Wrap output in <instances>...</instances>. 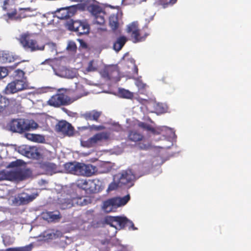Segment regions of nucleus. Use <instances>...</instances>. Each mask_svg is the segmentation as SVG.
Instances as JSON below:
<instances>
[{
  "instance_id": "6ab92c4d",
  "label": "nucleus",
  "mask_w": 251,
  "mask_h": 251,
  "mask_svg": "<svg viewBox=\"0 0 251 251\" xmlns=\"http://www.w3.org/2000/svg\"><path fill=\"white\" fill-rule=\"evenodd\" d=\"M144 135L136 130H130L128 131L127 139L129 141L138 142L144 139Z\"/></svg>"
},
{
  "instance_id": "412c9836",
  "label": "nucleus",
  "mask_w": 251,
  "mask_h": 251,
  "mask_svg": "<svg viewBox=\"0 0 251 251\" xmlns=\"http://www.w3.org/2000/svg\"><path fill=\"white\" fill-rule=\"evenodd\" d=\"M15 101V100H9L0 95V113L8 109L11 107V104Z\"/></svg>"
},
{
  "instance_id": "13d9d810",
  "label": "nucleus",
  "mask_w": 251,
  "mask_h": 251,
  "mask_svg": "<svg viewBox=\"0 0 251 251\" xmlns=\"http://www.w3.org/2000/svg\"><path fill=\"white\" fill-rule=\"evenodd\" d=\"M20 63V62L16 63L14 64V65L12 66L13 68H15L17 66V65Z\"/></svg>"
},
{
  "instance_id": "cd10ccee",
  "label": "nucleus",
  "mask_w": 251,
  "mask_h": 251,
  "mask_svg": "<svg viewBox=\"0 0 251 251\" xmlns=\"http://www.w3.org/2000/svg\"><path fill=\"white\" fill-rule=\"evenodd\" d=\"M16 57L14 56L11 53L3 52L0 53V62L10 63L14 62Z\"/></svg>"
},
{
  "instance_id": "72a5a7b5",
  "label": "nucleus",
  "mask_w": 251,
  "mask_h": 251,
  "mask_svg": "<svg viewBox=\"0 0 251 251\" xmlns=\"http://www.w3.org/2000/svg\"><path fill=\"white\" fill-rule=\"evenodd\" d=\"M74 199V206L75 205H79V206H84L87 205L89 202L88 200L85 197H73Z\"/></svg>"
},
{
  "instance_id": "f8f14e48",
  "label": "nucleus",
  "mask_w": 251,
  "mask_h": 251,
  "mask_svg": "<svg viewBox=\"0 0 251 251\" xmlns=\"http://www.w3.org/2000/svg\"><path fill=\"white\" fill-rule=\"evenodd\" d=\"M126 221V217L108 216L105 218V223L116 230H121L125 228V223Z\"/></svg>"
},
{
  "instance_id": "dca6fc26",
  "label": "nucleus",
  "mask_w": 251,
  "mask_h": 251,
  "mask_svg": "<svg viewBox=\"0 0 251 251\" xmlns=\"http://www.w3.org/2000/svg\"><path fill=\"white\" fill-rule=\"evenodd\" d=\"M78 5L70 6L67 8H62L57 11V17L60 19H67L70 18L77 9Z\"/></svg>"
},
{
  "instance_id": "f3484780",
  "label": "nucleus",
  "mask_w": 251,
  "mask_h": 251,
  "mask_svg": "<svg viewBox=\"0 0 251 251\" xmlns=\"http://www.w3.org/2000/svg\"><path fill=\"white\" fill-rule=\"evenodd\" d=\"M30 8H20L19 12H17V8H16V14L12 18H10L9 16H4V19L8 21V20H18L22 18L30 17L31 15L29 12H31Z\"/></svg>"
},
{
  "instance_id": "3c124183",
  "label": "nucleus",
  "mask_w": 251,
  "mask_h": 251,
  "mask_svg": "<svg viewBox=\"0 0 251 251\" xmlns=\"http://www.w3.org/2000/svg\"><path fill=\"white\" fill-rule=\"evenodd\" d=\"M104 128H105V127L104 126H101V125L96 126V125H93L91 126V129L94 130L95 131L101 130L104 129Z\"/></svg>"
},
{
  "instance_id": "bb28decb",
  "label": "nucleus",
  "mask_w": 251,
  "mask_h": 251,
  "mask_svg": "<svg viewBox=\"0 0 251 251\" xmlns=\"http://www.w3.org/2000/svg\"><path fill=\"white\" fill-rule=\"evenodd\" d=\"M127 41L126 38L124 36H121L117 38L113 43V49L116 51H120Z\"/></svg>"
},
{
  "instance_id": "f704fd0d",
  "label": "nucleus",
  "mask_w": 251,
  "mask_h": 251,
  "mask_svg": "<svg viewBox=\"0 0 251 251\" xmlns=\"http://www.w3.org/2000/svg\"><path fill=\"white\" fill-rule=\"evenodd\" d=\"M119 95L120 97L125 99H131L133 97V94L129 90L125 89H119Z\"/></svg>"
},
{
  "instance_id": "7ed1b4c3",
  "label": "nucleus",
  "mask_w": 251,
  "mask_h": 251,
  "mask_svg": "<svg viewBox=\"0 0 251 251\" xmlns=\"http://www.w3.org/2000/svg\"><path fill=\"white\" fill-rule=\"evenodd\" d=\"M19 41L25 50H29L32 52L44 50L45 45L38 43L34 34L29 32L24 33L20 35Z\"/></svg>"
},
{
  "instance_id": "2eb2a0df",
  "label": "nucleus",
  "mask_w": 251,
  "mask_h": 251,
  "mask_svg": "<svg viewBox=\"0 0 251 251\" xmlns=\"http://www.w3.org/2000/svg\"><path fill=\"white\" fill-rule=\"evenodd\" d=\"M119 175V183L124 185L132 182L136 179L135 175L131 169L123 170Z\"/></svg>"
},
{
  "instance_id": "c03bdc74",
  "label": "nucleus",
  "mask_w": 251,
  "mask_h": 251,
  "mask_svg": "<svg viewBox=\"0 0 251 251\" xmlns=\"http://www.w3.org/2000/svg\"><path fill=\"white\" fill-rule=\"evenodd\" d=\"M126 221L125 223V227H128V229L136 230L137 228L134 226L133 222L126 218Z\"/></svg>"
},
{
  "instance_id": "6e6552de",
  "label": "nucleus",
  "mask_w": 251,
  "mask_h": 251,
  "mask_svg": "<svg viewBox=\"0 0 251 251\" xmlns=\"http://www.w3.org/2000/svg\"><path fill=\"white\" fill-rule=\"evenodd\" d=\"M67 25L70 30L76 32L78 35L86 34L89 32L90 26L86 22L72 20Z\"/></svg>"
},
{
  "instance_id": "4be33fe9",
  "label": "nucleus",
  "mask_w": 251,
  "mask_h": 251,
  "mask_svg": "<svg viewBox=\"0 0 251 251\" xmlns=\"http://www.w3.org/2000/svg\"><path fill=\"white\" fill-rule=\"evenodd\" d=\"M96 0L92 3H88L87 5H84L87 6L88 10L94 16H95L99 14H103V10L100 6L94 4Z\"/></svg>"
},
{
  "instance_id": "0eeeda50",
  "label": "nucleus",
  "mask_w": 251,
  "mask_h": 251,
  "mask_svg": "<svg viewBox=\"0 0 251 251\" xmlns=\"http://www.w3.org/2000/svg\"><path fill=\"white\" fill-rule=\"evenodd\" d=\"M127 32L131 34L132 41L135 43L145 41L148 35L146 32L138 28V24L136 22L128 25Z\"/></svg>"
},
{
  "instance_id": "20e7f679",
  "label": "nucleus",
  "mask_w": 251,
  "mask_h": 251,
  "mask_svg": "<svg viewBox=\"0 0 251 251\" xmlns=\"http://www.w3.org/2000/svg\"><path fill=\"white\" fill-rule=\"evenodd\" d=\"M65 89H59L57 93L50 97L48 101V104L54 107L68 105L73 102L71 97L66 94Z\"/></svg>"
},
{
  "instance_id": "4468645a",
  "label": "nucleus",
  "mask_w": 251,
  "mask_h": 251,
  "mask_svg": "<svg viewBox=\"0 0 251 251\" xmlns=\"http://www.w3.org/2000/svg\"><path fill=\"white\" fill-rule=\"evenodd\" d=\"M20 152L29 158L40 159L42 154L35 147H25L20 149Z\"/></svg>"
},
{
  "instance_id": "5701e85b",
  "label": "nucleus",
  "mask_w": 251,
  "mask_h": 251,
  "mask_svg": "<svg viewBox=\"0 0 251 251\" xmlns=\"http://www.w3.org/2000/svg\"><path fill=\"white\" fill-rule=\"evenodd\" d=\"M88 192L95 193L99 192L100 189V181L97 179H89Z\"/></svg>"
},
{
  "instance_id": "bf43d9fd",
  "label": "nucleus",
  "mask_w": 251,
  "mask_h": 251,
  "mask_svg": "<svg viewBox=\"0 0 251 251\" xmlns=\"http://www.w3.org/2000/svg\"><path fill=\"white\" fill-rule=\"evenodd\" d=\"M15 163H16L15 162H12L11 164L12 165V166H15Z\"/></svg>"
},
{
  "instance_id": "79ce46f5",
  "label": "nucleus",
  "mask_w": 251,
  "mask_h": 251,
  "mask_svg": "<svg viewBox=\"0 0 251 251\" xmlns=\"http://www.w3.org/2000/svg\"><path fill=\"white\" fill-rule=\"evenodd\" d=\"M67 50L69 51L76 52L77 46L75 43L73 41H69L67 47Z\"/></svg>"
},
{
  "instance_id": "473e14b6",
  "label": "nucleus",
  "mask_w": 251,
  "mask_h": 251,
  "mask_svg": "<svg viewBox=\"0 0 251 251\" xmlns=\"http://www.w3.org/2000/svg\"><path fill=\"white\" fill-rule=\"evenodd\" d=\"M89 179L87 180L84 179H79L77 180L76 184L77 187L88 192L89 185Z\"/></svg>"
},
{
  "instance_id": "a18cd8bd",
  "label": "nucleus",
  "mask_w": 251,
  "mask_h": 251,
  "mask_svg": "<svg viewBox=\"0 0 251 251\" xmlns=\"http://www.w3.org/2000/svg\"><path fill=\"white\" fill-rule=\"evenodd\" d=\"M142 141L143 142L142 143H139L138 144V148L142 150H147L149 149L150 147V145L148 143H146L145 141L144 140V139Z\"/></svg>"
},
{
  "instance_id": "c9c22d12",
  "label": "nucleus",
  "mask_w": 251,
  "mask_h": 251,
  "mask_svg": "<svg viewBox=\"0 0 251 251\" xmlns=\"http://www.w3.org/2000/svg\"><path fill=\"white\" fill-rule=\"evenodd\" d=\"M176 1L177 0H158L157 3L165 8L169 6L173 5Z\"/></svg>"
},
{
  "instance_id": "aec40b11",
  "label": "nucleus",
  "mask_w": 251,
  "mask_h": 251,
  "mask_svg": "<svg viewBox=\"0 0 251 251\" xmlns=\"http://www.w3.org/2000/svg\"><path fill=\"white\" fill-rule=\"evenodd\" d=\"M42 215L44 219L50 222L59 220L61 218L59 211H46L43 212Z\"/></svg>"
},
{
  "instance_id": "7c9ffc66",
  "label": "nucleus",
  "mask_w": 251,
  "mask_h": 251,
  "mask_svg": "<svg viewBox=\"0 0 251 251\" xmlns=\"http://www.w3.org/2000/svg\"><path fill=\"white\" fill-rule=\"evenodd\" d=\"M109 24L113 30L117 29L119 25V18L117 14H112L109 18Z\"/></svg>"
},
{
  "instance_id": "58836bf2",
  "label": "nucleus",
  "mask_w": 251,
  "mask_h": 251,
  "mask_svg": "<svg viewBox=\"0 0 251 251\" xmlns=\"http://www.w3.org/2000/svg\"><path fill=\"white\" fill-rule=\"evenodd\" d=\"M97 69L98 65L95 63L94 60H92L89 62L88 66L86 68V71L88 72H95L96 71Z\"/></svg>"
},
{
  "instance_id": "2f4dec72",
  "label": "nucleus",
  "mask_w": 251,
  "mask_h": 251,
  "mask_svg": "<svg viewBox=\"0 0 251 251\" xmlns=\"http://www.w3.org/2000/svg\"><path fill=\"white\" fill-rule=\"evenodd\" d=\"M25 136L28 140L35 142L41 143L44 140V137L39 134L26 133L25 134Z\"/></svg>"
},
{
  "instance_id": "4d7b16f0",
  "label": "nucleus",
  "mask_w": 251,
  "mask_h": 251,
  "mask_svg": "<svg viewBox=\"0 0 251 251\" xmlns=\"http://www.w3.org/2000/svg\"><path fill=\"white\" fill-rule=\"evenodd\" d=\"M153 133V134H157V135H158V134H160V131H158L157 130H156V129H155V133Z\"/></svg>"
},
{
  "instance_id": "b1692460",
  "label": "nucleus",
  "mask_w": 251,
  "mask_h": 251,
  "mask_svg": "<svg viewBox=\"0 0 251 251\" xmlns=\"http://www.w3.org/2000/svg\"><path fill=\"white\" fill-rule=\"evenodd\" d=\"M35 199L33 196H27L25 197H15L13 200V203L17 205H24L32 201Z\"/></svg>"
},
{
  "instance_id": "09e8293b",
  "label": "nucleus",
  "mask_w": 251,
  "mask_h": 251,
  "mask_svg": "<svg viewBox=\"0 0 251 251\" xmlns=\"http://www.w3.org/2000/svg\"><path fill=\"white\" fill-rule=\"evenodd\" d=\"M9 177V173L7 174L4 171H0V181L8 179Z\"/></svg>"
},
{
  "instance_id": "052dcab7",
  "label": "nucleus",
  "mask_w": 251,
  "mask_h": 251,
  "mask_svg": "<svg viewBox=\"0 0 251 251\" xmlns=\"http://www.w3.org/2000/svg\"><path fill=\"white\" fill-rule=\"evenodd\" d=\"M162 81H165V78H162Z\"/></svg>"
},
{
  "instance_id": "f03ea898",
  "label": "nucleus",
  "mask_w": 251,
  "mask_h": 251,
  "mask_svg": "<svg viewBox=\"0 0 251 251\" xmlns=\"http://www.w3.org/2000/svg\"><path fill=\"white\" fill-rule=\"evenodd\" d=\"M37 124L33 120L25 119H13L7 124L9 130L19 133L35 129Z\"/></svg>"
},
{
  "instance_id": "e433bc0d",
  "label": "nucleus",
  "mask_w": 251,
  "mask_h": 251,
  "mask_svg": "<svg viewBox=\"0 0 251 251\" xmlns=\"http://www.w3.org/2000/svg\"><path fill=\"white\" fill-rule=\"evenodd\" d=\"M111 170V167L109 164L104 163L99 166V170L98 172L100 174H104L109 172Z\"/></svg>"
},
{
  "instance_id": "de8ad7c7",
  "label": "nucleus",
  "mask_w": 251,
  "mask_h": 251,
  "mask_svg": "<svg viewBox=\"0 0 251 251\" xmlns=\"http://www.w3.org/2000/svg\"><path fill=\"white\" fill-rule=\"evenodd\" d=\"M135 84L139 89H144L146 87V84L144 83L140 79L136 80Z\"/></svg>"
},
{
  "instance_id": "f257e3e1",
  "label": "nucleus",
  "mask_w": 251,
  "mask_h": 251,
  "mask_svg": "<svg viewBox=\"0 0 251 251\" xmlns=\"http://www.w3.org/2000/svg\"><path fill=\"white\" fill-rule=\"evenodd\" d=\"M64 169L69 173L86 177L91 176L98 172L97 168L92 164L76 162L65 163Z\"/></svg>"
},
{
  "instance_id": "9d476101",
  "label": "nucleus",
  "mask_w": 251,
  "mask_h": 251,
  "mask_svg": "<svg viewBox=\"0 0 251 251\" xmlns=\"http://www.w3.org/2000/svg\"><path fill=\"white\" fill-rule=\"evenodd\" d=\"M110 134L108 132L103 131L97 133L89 138L86 143L90 147L101 145L103 142L107 141L110 138Z\"/></svg>"
},
{
  "instance_id": "8fccbe9b",
  "label": "nucleus",
  "mask_w": 251,
  "mask_h": 251,
  "mask_svg": "<svg viewBox=\"0 0 251 251\" xmlns=\"http://www.w3.org/2000/svg\"><path fill=\"white\" fill-rule=\"evenodd\" d=\"M79 43H80V46L79 48L83 49H87L88 48L87 44L86 42L84 41L83 40L81 39H77V40Z\"/></svg>"
},
{
  "instance_id": "ddd939ff",
  "label": "nucleus",
  "mask_w": 251,
  "mask_h": 251,
  "mask_svg": "<svg viewBox=\"0 0 251 251\" xmlns=\"http://www.w3.org/2000/svg\"><path fill=\"white\" fill-rule=\"evenodd\" d=\"M31 175V172L28 169H19L9 172L10 178L20 181L28 178Z\"/></svg>"
},
{
  "instance_id": "5fc2aeb1",
  "label": "nucleus",
  "mask_w": 251,
  "mask_h": 251,
  "mask_svg": "<svg viewBox=\"0 0 251 251\" xmlns=\"http://www.w3.org/2000/svg\"><path fill=\"white\" fill-rule=\"evenodd\" d=\"M115 188V184L111 183L109 185L108 189L110 190H114Z\"/></svg>"
},
{
  "instance_id": "864d4df0",
  "label": "nucleus",
  "mask_w": 251,
  "mask_h": 251,
  "mask_svg": "<svg viewBox=\"0 0 251 251\" xmlns=\"http://www.w3.org/2000/svg\"><path fill=\"white\" fill-rule=\"evenodd\" d=\"M147 125V124H146L144 122H139L138 124V126L139 127H141L145 129L146 128Z\"/></svg>"
},
{
  "instance_id": "393cba45",
  "label": "nucleus",
  "mask_w": 251,
  "mask_h": 251,
  "mask_svg": "<svg viewBox=\"0 0 251 251\" xmlns=\"http://www.w3.org/2000/svg\"><path fill=\"white\" fill-rule=\"evenodd\" d=\"M40 168L46 172L55 173L57 172V165L53 163L44 162L40 163Z\"/></svg>"
},
{
  "instance_id": "9b49d317",
  "label": "nucleus",
  "mask_w": 251,
  "mask_h": 251,
  "mask_svg": "<svg viewBox=\"0 0 251 251\" xmlns=\"http://www.w3.org/2000/svg\"><path fill=\"white\" fill-rule=\"evenodd\" d=\"M75 88L73 89H66L65 92L73 100V102L78 99L87 95V93L84 89L83 86L78 83H75Z\"/></svg>"
},
{
  "instance_id": "603ef678",
  "label": "nucleus",
  "mask_w": 251,
  "mask_h": 251,
  "mask_svg": "<svg viewBox=\"0 0 251 251\" xmlns=\"http://www.w3.org/2000/svg\"><path fill=\"white\" fill-rule=\"evenodd\" d=\"M145 129L148 131H150L152 133H155V128L149 124H147Z\"/></svg>"
},
{
  "instance_id": "a878e982",
  "label": "nucleus",
  "mask_w": 251,
  "mask_h": 251,
  "mask_svg": "<svg viewBox=\"0 0 251 251\" xmlns=\"http://www.w3.org/2000/svg\"><path fill=\"white\" fill-rule=\"evenodd\" d=\"M20 92L14 80L7 84L3 90V93L6 95L13 94Z\"/></svg>"
},
{
  "instance_id": "39448f33",
  "label": "nucleus",
  "mask_w": 251,
  "mask_h": 251,
  "mask_svg": "<svg viewBox=\"0 0 251 251\" xmlns=\"http://www.w3.org/2000/svg\"><path fill=\"white\" fill-rule=\"evenodd\" d=\"M130 200L129 195L123 198L115 197L104 201L102 208L104 211L109 213L113 211V209L118 207L125 205Z\"/></svg>"
},
{
  "instance_id": "423d86ee",
  "label": "nucleus",
  "mask_w": 251,
  "mask_h": 251,
  "mask_svg": "<svg viewBox=\"0 0 251 251\" xmlns=\"http://www.w3.org/2000/svg\"><path fill=\"white\" fill-rule=\"evenodd\" d=\"M101 76L107 80L119 81L121 79L120 68L117 65H111L105 66L100 71Z\"/></svg>"
},
{
  "instance_id": "37998d69",
  "label": "nucleus",
  "mask_w": 251,
  "mask_h": 251,
  "mask_svg": "<svg viewBox=\"0 0 251 251\" xmlns=\"http://www.w3.org/2000/svg\"><path fill=\"white\" fill-rule=\"evenodd\" d=\"M14 77L15 78L18 79H23V78H26V76H25V72L20 69H17L14 72Z\"/></svg>"
},
{
  "instance_id": "6e6d98bb",
  "label": "nucleus",
  "mask_w": 251,
  "mask_h": 251,
  "mask_svg": "<svg viewBox=\"0 0 251 251\" xmlns=\"http://www.w3.org/2000/svg\"><path fill=\"white\" fill-rule=\"evenodd\" d=\"M138 67H137V66L135 64V65H134V72L136 74H138Z\"/></svg>"
},
{
  "instance_id": "c756f323",
  "label": "nucleus",
  "mask_w": 251,
  "mask_h": 251,
  "mask_svg": "<svg viewBox=\"0 0 251 251\" xmlns=\"http://www.w3.org/2000/svg\"><path fill=\"white\" fill-rule=\"evenodd\" d=\"M14 80L20 91H22L28 88V85L26 78H15Z\"/></svg>"
},
{
  "instance_id": "1a4fd4ad",
  "label": "nucleus",
  "mask_w": 251,
  "mask_h": 251,
  "mask_svg": "<svg viewBox=\"0 0 251 251\" xmlns=\"http://www.w3.org/2000/svg\"><path fill=\"white\" fill-rule=\"evenodd\" d=\"M55 130L65 136H72L74 134L75 129L72 125L65 120L59 121L55 126Z\"/></svg>"
},
{
  "instance_id": "c85d7f7f",
  "label": "nucleus",
  "mask_w": 251,
  "mask_h": 251,
  "mask_svg": "<svg viewBox=\"0 0 251 251\" xmlns=\"http://www.w3.org/2000/svg\"><path fill=\"white\" fill-rule=\"evenodd\" d=\"M60 207L65 209L74 206V199L72 197H67L60 201Z\"/></svg>"
},
{
  "instance_id": "ea45409f",
  "label": "nucleus",
  "mask_w": 251,
  "mask_h": 251,
  "mask_svg": "<svg viewBox=\"0 0 251 251\" xmlns=\"http://www.w3.org/2000/svg\"><path fill=\"white\" fill-rule=\"evenodd\" d=\"M62 75L68 78H73L75 76V74L69 69H65L62 71Z\"/></svg>"
},
{
  "instance_id": "a211bd4d",
  "label": "nucleus",
  "mask_w": 251,
  "mask_h": 251,
  "mask_svg": "<svg viewBox=\"0 0 251 251\" xmlns=\"http://www.w3.org/2000/svg\"><path fill=\"white\" fill-rule=\"evenodd\" d=\"M102 115V112L96 110H93L89 111H86L81 114V117L87 121H93L99 122L100 117Z\"/></svg>"
},
{
  "instance_id": "49530a36",
  "label": "nucleus",
  "mask_w": 251,
  "mask_h": 251,
  "mask_svg": "<svg viewBox=\"0 0 251 251\" xmlns=\"http://www.w3.org/2000/svg\"><path fill=\"white\" fill-rule=\"evenodd\" d=\"M8 75V71L4 67H0V79Z\"/></svg>"
},
{
  "instance_id": "4c0bfd02",
  "label": "nucleus",
  "mask_w": 251,
  "mask_h": 251,
  "mask_svg": "<svg viewBox=\"0 0 251 251\" xmlns=\"http://www.w3.org/2000/svg\"><path fill=\"white\" fill-rule=\"evenodd\" d=\"M105 13L104 12H103V14H99L94 16L95 17V22L98 25H102L105 22V19L104 17Z\"/></svg>"
},
{
  "instance_id": "a19ab883",
  "label": "nucleus",
  "mask_w": 251,
  "mask_h": 251,
  "mask_svg": "<svg viewBox=\"0 0 251 251\" xmlns=\"http://www.w3.org/2000/svg\"><path fill=\"white\" fill-rule=\"evenodd\" d=\"M32 245H29L20 248H9L7 251H30L32 249Z\"/></svg>"
}]
</instances>
